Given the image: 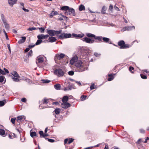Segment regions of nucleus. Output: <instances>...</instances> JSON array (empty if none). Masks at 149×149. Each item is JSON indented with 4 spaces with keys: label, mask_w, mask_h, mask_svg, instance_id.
<instances>
[{
    "label": "nucleus",
    "mask_w": 149,
    "mask_h": 149,
    "mask_svg": "<svg viewBox=\"0 0 149 149\" xmlns=\"http://www.w3.org/2000/svg\"><path fill=\"white\" fill-rule=\"evenodd\" d=\"M48 40H49V42H55L56 40V39L55 37L51 36L49 37Z\"/></svg>",
    "instance_id": "obj_15"
},
{
    "label": "nucleus",
    "mask_w": 149,
    "mask_h": 149,
    "mask_svg": "<svg viewBox=\"0 0 149 149\" xmlns=\"http://www.w3.org/2000/svg\"><path fill=\"white\" fill-rule=\"evenodd\" d=\"M83 63L80 60L78 61L75 63V65L77 67L75 71L78 72H82L84 71L87 69L84 67L82 65Z\"/></svg>",
    "instance_id": "obj_1"
},
{
    "label": "nucleus",
    "mask_w": 149,
    "mask_h": 149,
    "mask_svg": "<svg viewBox=\"0 0 149 149\" xmlns=\"http://www.w3.org/2000/svg\"><path fill=\"white\" fill-rule=\"evenodd\" d=\"M30 135L33 138L34 136H37L36 133L35 132H30Z\"/></svg>",
    "instance_id": "obj_34"
},
{
    "label": "nucleus",
    "mask_w": 149,
    "mask_h": 149,
    "mask_svg": "<svg viewBox=\"0 0 149 149\" xmlns=\"http://www.w3.org/2000/svg\"><path fill=\"white\" fill-rule=\"evenodd\" d=\"M54 112L56 114H58L60 112V109L59 108L56 109L53 111V113Z\"/></svg>",
    "instance_id": "obj_36"
},
{
    "label": "nucleus",
    "mask_w": 149,
    "mask_h": 149,
    "mask_svg": "<svg viewBox=\"0 0 149 149\" xmlns=\"http://www.w3.org/2000/svg\"><path fill=\"white\" fill-rule=\"evenodd\" d=\"M3 32L6 36V40H9V38H8V36L7 35V33H6V31H5V30H4V29H3Z\"/></svg>",
    "instance_id": "obj_45"
},
{
    "label": "nucleus",
    "mask_w": 149,
    "mask_h": 149,
    "mask_svg": "<svg viewBox=\"0 0 149 149\" xmlns=\"http://www.w3.org/2000/svg\"><path fill=\"white\" fill-rule=\"evenodd\" d=\"M45 57L43 56H39L36 59V63L37 65L40 68L44 66L43 63L44 61Z\"/></svg>",
    "instance_id": "obj_2"
},
{
    "label": "nucleus",
    "mask_w": 149,
    "mask_h": 149,
    "mask_svg": "<svg viewBox=\"0 0 149 149\" xmlns=\"http://www.w3.org/2000/svg\"><path fill=\"white\" fill-rule=\"evenodd\" d=\"M124 46V48L123 49H125L126 48H129V47H130L131 46V45H130L129 44H125V43Z\"/></svg>",
    "instance_id": "obj_42"
},
{
    "label": "nucleus",
    "mask_w": 149,
    "mask_h": 149,
    "mask_svg": "<svg viewBox=\"0 0 149 149\" xmlns=\"http://www.w3.org/2000/svg\"><path fill=\"white\" fill-rule=\"evenodd\" d=\"M1 19H2L3 23L4 22L6 21V19L4 17V15L3 14H1Z\"/></svg>",
    "instance_id": "obj_39"
},
{
    "label": "nucleus",
    "mask_w": 149,
    "mask_h": 149,
    "mask_svg": "<svg viewBox=\"0 0 149 149\" xmlns=\"http://www.w3.org/2000/svg\"><path fill=\"white\" fill-rule=\"evenodd\" d=\"M74 72L73 71L71 70L68 72V74L69 75L72 76L74 74Z\"/></svg>",
    "instance_id": "obj_46"
},
{
    "label": "nucleus",
    "mask_w": 149,
    "mask_h": 149,
    "mask_svg": "<svg viewBox=\"0 0 149 149\" xmlns=\"http://www.w3.org/2000/svg\"><path fill=\"white\" fill-rule=\"evenodd\" d=\"M39 134H40V138H43L44 134L42 131H40L39 132Z\"/></svg>",
    "instance_id": "obj_38"
},
{
    "label": "nucleus",
    "mask_w": 149,
    "mask_h": 149,
    "mask_svg": "<svg viewBox=\"0 0 149 149\" xmlns=\"http://www.w3.org/2000/svg\"><path fill=\"white\" fill-rule=\"evenodd\" d=\"M25 119V118L24 116H19L17 118V121L24 120Z\"/></svg>",
    "instance_id": "obj_17"
},
{
    "label": "nucleus",
    "mask_w": 149,
    "mask_h": 149,
    "mask_svg": "<svg viewBox=\"0 0 149 149\" xmlns=\"http://www.w3.org/2000/svg\"><path fill=\"white\" fill-rule=\"evenodd\" d=\"M54 74L57 75L59 77L63 76L65 74V72L63 70L61 69L58 68L55 70L54 71Z\"/></svg>",
    "instance_id": "obj_5"
},
{
    "label": "nucleus",
    "mask_w": 149,
    "mask_h": 149,
    "mask_svg": "<svg viewBox=\"0 0 149 149\" xmlns=\"http://www.w3.org/2000/svg\"><path fill=\"white\" fill-rule=\"evenodd\" d=\"M125 42L123 40H121L119 41L118 43V46H120V49H123L124 46L125 45Z\"/></svg>",
    "instance_id": "obj_14"
},
{
    "label": "nucleus",
    "mask_w": 149,
    "mask_h": 149,
    "mask_svg": "<svg viewBox=\"0 0 149 149\" xmlns=\"http://www.w3.org/2000/svg\"><path fill=\"white\" fill-rule=\"evenodd\" d=\"M42 42V40L39 39L36 42V43L35 45H38L41 43Z\"/></svg>",
    "instance_id": "obj_37"
},
{
    "label": "nucleus",
    "mask_w": 149,
    "mask_h": 149,
    "mask_svg": "<svg viewBox=\"0 0 149 149\" xmlns=\"http://www.w3.org/2000/svg\"><path fill=\"white\" fill-rule=\"evenodd\" d=\"M11 74L15 77L17 78L19 77V76L17 74V72L16 71H13L11 72Z\"/></svg>",
    "instance_id": "obj_18"
},
{
    "label": "nucleus",
    "mask_w": 149,
    "mask_h": 149,
    "mask_svg": "<svg viewBox=\"0 0 149 149\" xmlns=\"http://www.w3.org/2000/svg\"><path fill=\"white\" fill-rule=\"evenodd\" d=\"M135 27L134 26H127L123 27L121 30V31H130L132 29H134Z\"/></svg>",
    "instance_id": "obj_9"
},
{
    "label": "nucleus",
    "mask_w": 149,
    "mask_h": 149,
    "mask_svg": "<svg viewBox=\"0 0 149 149\" xmlns=\"http://www.w3.org/2000/svg\"><path fill=\"white\" fill-rule=\"evenodd\" d=\"M65 55L64 54L61 53L56 54L54 58L55 62H56L57 60H60L63 58Z\"/></svg>",
    "instance_id": "obj_6"
},
{
    "label": "nucleus",
    "mask_w": 149,
    "mask_h": 149,
    "mask_svg": "<svg viewBox=\"0 0 149 149\" xmlns=\"http://www.w3.org/2000/svg\"><path fill=\"white\" fill-rule=\"evenodd\" d=\"M22 10H24L25 12H29V10L28 9H25V8H24V7H23L22 8Z\"/></svg>",
    "instance_id": "obj_64"
},
{
    "label": "nucleus",
    "mask_w": 149,
    "mask_h": 149,
    "mask_svg": "<svg viewBox=\"0 0 149 149\" xmlns=\"http://www.w3.org/2000/svg\"><path fill=\"white\" fill-rule=\"evenodd\" d=\"M68 97L67 96H65L63 97L62 99V101L63 103H66L68 100Z\"/></svg>",
    "instance_id": "obj_21"
},
{
    "label": "nucleus",
    "mask_w": 149,
    "mask_h": 149,
    "mask_svg": "<svg viewBox=\"0 0 149 149\" xmlns=\"http://www.w3.org/2000/svg\"><path fill=\"white\" fill-rule=\"evenodd\" d=\"M102 37L101 36H95V39L96 40H98L100 42H103Z\"/></svg>",
    "instance_id": "obj_20"
},
{
    "label": "nucleus",
    "mask_w": 149,
    "mask_h": 149,
    "mask_svg": "<svg viewBox=\"0 0 149 149\" xmlns=\"http://www.w3.org/2000/svg\"><path fill=\"white\" fill-rule=\"evenodd\" d=\"M116 74H108V76L109 77L108 78L107 80L109 81H110L113 80L114 78V76L113 75H115Z\"/></svg>",
    "instance_id": "obj_13"
},
{
    "label": "nucleus",
    "mask_w": 149,
    "mask_h": 149,
    "mask_svg": "<svg viewBox=\"0 0 149 149\" xmlns=\"http://www.w3.org/2000/svg\"><path fill=\"white\" fill-rule=\"evenodd\" d=\"M60 34L57 35V37L60 39H63L65 38H70L72 36L70 33H61Z\"/></svg>",
    "instance_id": "obj_4"
},
{
    "label": "nucleus",
    "mask_w": 149,
    "mask_h": 149,
    "mask_svg": "<svg viewBox=\"0 0 149 149\" xmlns=\"http://www.w3.org/2000/svg\"><path fill=\"white\" fill-rule=\"evenodd\" d=\"M75 82L77 84L79 85V86H81V83L77 81H75Z\"/></svg>",
    "instance_id": "obj_61"
},
{
    "label": "nucleus",
    "mask_w": 149,
    "mask_h": 149,
    "mask_svg": "<svg viewBox=\"0 0 149 149\" xmlns=\"http://www.w3.org/2000/svg\"><path fill=\"white\" fill-rule=\"evenodd\" d=\"M16 130H17V131L19 132V134L20 135L21 134V133L22 132V129L21 128H18L17 127L16 128Z\"/></svg>",
    "instance_id": "obj_43"
},
{
    "label": "nucleus",
    "mask_w": 149,
    "mask_h": 149,
    "mask_svg": "<svg viewBox=\"0 0 149 149\" xmlns=\"http://www.w3.org/2000/svg\"><path fill=\"white\" fill-rule=\"evenodd\" d=\"M87 97V96L86 95H81V101H84L85 100Z\"/></svg>",
    "instance_id": "obj_44"
},
{
    "label": "nucleus",
    "mask_w": 149,
    "mask_h": 149,
    "mask_svg": "<svg viewBox=\"0 0 149 149\" xmlns=\"http://www.w3.org/2000/svg\"><path fill=\"white\" fill-rule=\"evenodd\" d=\"M4 70V72H5V73H9V71L7 69H6V68H4V69H3Z\"/></svg>",
    "instance_id": "obj_63"
},
{
    "label": "nucleus",
    "mask_w": 149,
    "mask_h": 149,
    "mask_svg": "<svg viewBox=\"0 0 149 149\" xmlns=\"http://www.w3.org/2000/svg\"><path fill=\"white\" fill-rule=\"evenodd\" d=\"M48 99L45 98H44L42 101L43 104H47L48 102Z\"/></svg>",
    "instance_id": "obj_33"
},
{
    "label": "nucleus",
    "mask_w": 149,
    "mask_h": 149,
    "mask_svg": "<svg viewBox=\"0 0 149 149\" xmlns=\"http://www.w3.org/2000/svg\"><path fill=\"white\" fill-rule=\"evenodd\" d=\"M37 38L39 39H45V35L41 34V35H39L37 36Z\"/></svg>",
    "instance_id": "obj_26"
},
{
    "label": "nucleus",
    "mask_w": 149,
    "mask_h": 149,
    "mask_svg": "<svg viewBox=\"0 0 149 149\" xmlns=\"http://www.w3.org/2000/svg\"><path fill=\"white\" fill-rule=\"evenodd\" d=\"M113 6L111 5H110L109 8V10L112 11V9H113Z\"/></svg>",
    "instance_id": "obj_58"
},
{
    "label": "nucleus",
    "mask_w": 149,
    "mask_h": 149,
    "mask_svg": "<svg viewBox=\"0 0 149 149\" xmlns=\"http://www.w3.org/2000/svg\"><path fill=\"white\" fill-rule=\"evenodd\" d=\"M0 135L3 137H5L6 136L5 130L2 129H0Z\"/></svg>",
    "instance_id": "obj_16"
},
{
    "label": "nucleus",
    "mask_w": 149,
    "mask_h": 149,
    "mask_svg": "<svg viewBox=\"0 0 149 149\" xmlns=\"http://www.w3.org/2000/svg\"><path fill=\"white\" fill-rule=\"evenodd\" d=\"M0 74L3 75H5V72L4 71L0 68Z\"/></svg>",
    "instance_id": "obj_53"
},
{
    "label": "nucleus",
    "mask_w": 149,
    "mask_h": 149,
    "mask_svg": "<svg viewBox=\"0 0 149 149\" xmlns=\"http://www.w3.org/2000/svg\"><path fill=\"white\" fill-rule=\"evenodd\" d=\"M17 0H8V2L9 5L13 7V5L16 3Z\"/></svg>",
    "instance_id": "obj_12"
},
{
    "label": "nucleus",
    "mask_w": 149,
    "mask_h": 149,
    "mask_svg": "<svg viewBox=\"0 0 149 149\" xmlns=\"http://www.w3.org/2000/svg\"><path fill=\"white\" fill-rule=\"evenodd\" d=\"M32 54V50H30L27 54L26 56L28 57H29L31 56Z\"/></svg>",
    "instance_id": "obj_48"
},
{
    "label": "nucleus",
    "mask_w": 149,
    "mask_h": 149,
    "mask_svg": "<svg viewBox=\"0 0 149 149\" xmlns=\"http://www.w3.org/2000/svg\"><path fill=\"white\" fill-rule=\"evenodd\" d=\"M109 40L110 39L108 38L107 37H102L103 42L107 43L109 42Z\"/></svg>",
    "instance_id": "obj_31"
},
{
    "label": "nucleus",
    "mask_w": 149,
    "mask_h": 149,
    "mask_svg": "<svg viewBox=\"0 0 149 149\" xmlns=\"http://www.w3.org/2000/svg\"><path fill=\"white\" fill-rule=\"evenodd\" d=\"M5 78L4 76H0V82L2 83L3 82L4 84L6 82V80H5Z\"/></svg>",
    "instance_id": "obj_25"
},
{
    "label": "nucleus",
    "mask_w": 149,
    "mask_h": 149,
    "mask_svg": "<svg viewBox=\"0 0 149 149\" xmlns=\"http://www.w3.org/2000/svg\"><path fill=\"white\" fill-rule=\"evenodd\" d=\"M47 30V33L51 36H56L57 37V35H59L62 31L61 30L55 31L53 29L48 30V29Z\"/></svg>",
    "instance_id": "obj_3"
},
{
    "label": "nucleus",
    "mask_w": 149,
    "mask_h": 149,
    "mask_svg": "<svg viewBox=\"0 0 149 149\" xmlns=\"http://www.w3.org/2000/svg\"><path fill=\"white\" fill-rule=\"evenodd\" d=\"M82 40L83 41L89 44H92L95 41V40L93 39H91L89 38L85 37L83 38Z\"/></svg>",
    "instance_id": "obj_7"
},
{
    "label": "nucleus",
    "mask_w": 149,
    "mask_h": 149,
    "mask_svg": "<svg viewBox=\"0 0 149 149\" xmlns=\"http://www.w3.org/2000/svg\"><path fill=\"white\" fill-rule=\"evenodd\" d=\"M54 87L56 90H60L61 87V85L59 84H57L54 85Z\"/></svg>",
    "instance_id": "obj_24"
},
{
    "label": "nucleus",
    "mask_w": 149,
    "mask_h": 149,
    "mask_svg": "<svg viewBox=\"0 0 149 149\" xmlns=\"http://www.w3.org/2000/svg\"><path fill=\"white\" fill-rule=\"evenodd\" d=\"M74 139L72 138H70L69 140H68V143L69 144L72 142L74 141Z\"/></svg>",
    "instance_id": "obj_55"
},
{
    "label": "nucleus",
    "mask_w": 149,
    "mask_h": 149,
    "mask_svg": "<svg viewBox=\"0 0 149 149\" xmlns=\"http://www.w3.org/2000/svg\"><path fill=\"white\" fill-rule=\"evenodd\" d=\"M22 39L19 40L18 43L19 44H21L24 42L26 40V38L25 37H21Z\"/></svg>",
    "instance_id": "obj_19"
},
{
    "label": "nucleus",
    "mask_w": 149,
    "mask_h": 149,
    "mask_svg": "<svg viewBox=\"0 0 149 149\" xmlns=\"http://www.w3.org/2000/svg\"><path fill=\"white\" fill-rule=\"evenodd\" d=\"M41 81L42 83L45 84L48 83L50 81V80L48 79H42Z\"/></svg>",
    "instance_id": "obj_35"
},
{
    "label": "nucleus",
    "mask_w": 149,
    "mask_h": 149,
    "mask_svg": "<svg viewBox=\"0 0 149 149\" xmlns=\"http://www.w3.org/2000/svg\"><path fill=\"white\" fill-rule=\"evenodd\" d=\"M36 27H30L28 29V30L30 31H32L34 30H35L36 29Z\"/></svg>",
    "instance_id": "obj_52"
},
{
    "label": "nucleus",
    "mask_w": 149,
    "mask_h": 149,
    "mask_svg": "<svg viewBox=\"0 0 149 149\" xmlns=\"http://www.w3.org/2000/svg\"><path fill=\"white\" fill-rule=\"evenodd\" d=\"M52 12H53V15H58V13L56 11H52Z\"/></svg>",
    "instance_id": "obj_60"
},
{
    "label": "nucleus",
    "mask_w": 149,
    "mask_h": 149,
    "mask_svg": "<svg viewBox=\"0 0 149 149\" xmlns=\"http://www.w3.org/2000/svg\"><path fill=\"white\" fill-rule=\"evenodd\" d=\"M77 34H75V33H72V36L73 37H74V38H76L77 37Z\"/></svg>",
    "instance_id": "obj_62"
},
{
    "label": "nucleus",
    "mask_w": 149,
    "mask_h": 149,
    "mask_svg": "<svg viewBox=\"0 0 149 149\" xmlns=\"http://www.w3.org/2000/svg\"><path fill=\"white\" fill-rule=\"evenodd\" d=\"M70 104L68 102L62 103L61 104L62 107L64 109H67L70 106Z\"/></svg>",
    "instance_id": "obj_10"
},
{
    "label": "nucleus",
    "mask_w": 149,
    "mask_h": 149,
    "mask_svg": "<svg viewBox=\"0 0 149 149\" xmlns=\"http://www.w3.org/2000/svg\"><path fill=\"white\" fill-rule=\"evenodd\" d=\"M46 139H47L48 141L50 142L53 143L55 141L53 139H49L48 138H46Z\"/></svg>",
    "instance_id": "obj_57"
},
{
    "label": "nucleus",
    "mask_w": 149,
    "mask_h": 149,
    "mask_svg": "<svg viewBox=\"0 0 149 149\" xmlns=\"http://www.w3.org/2000/svg\"><path fill=\"white\" fill-rule=\"evenodd\" d=\"M84 34H77L76 38H82L84 36Z\"/></svg>",
    "instance_id": "obj_40"
},
{
    "label": "nucleus",
    "mask_w": 149,
    "mask_h": 149,
    "mask_svg": "<svg viewBox=\"0 0 149 149\" xmlns=\"http://www.w3.org/2000/svg\"><path fill=\"white\" fill-rule=\"evenodd\" d=\"M140 76L143 79H146L147 78V76L145 75H144L143 74H140Z\"/></svg>",
    "instance_id": "obj_41"
},
{
    "label": "nucleus",
    "mask_w": 149,
    "mask_h": 149,
    "mask_svg": "<svg viewBox=\"0 0 149 149\" xmlns=\"http://www.w3.org/2000/svg\"><path fill=\"white\" fill-rule=\"evenodd\" d=\"M15 120H16L15 118H11V122L13 124H14V125L15 124Z\"/></svg>",
    "instance_id": "obj_56"
},
{
    "label": "nucleus",
    "mask_w": 149,
    "mask_h": 149,
    "mask_svg": "<svg viewBox=\"0 0 149 149\" xmlns=\"http://www.w3.org/2000/svg\"><path fill=\"white\" fill-rule=\"evenodd\" d=\"M107 8L105 6H103L101 10V13L102 14H104L106 13L105 11L107 10Z\"/></svg>",
    "instance_id": "obj_28"
},
{
    "label": "nucleus",
    "mask_w": 149,
    "mask_h": 149,
    "mask_svg": "<svg viewBox=\"0 0 149 149\" xmlns=\"http://www.w3.org/2000/svg\"><path fill=\"white\" fill-rule=\"evenodd\" d=\"M12 79L13 81L15 82H18L19 81V79L17 78V77L15 78L13 77Z\"/></svg>",
    "instance_id": "obj_50"
},
{
    "label": "nucleus",
    "mask_w": 149,
    "mask_h": 149,
    "mask_svg": "<svg viewBox=\"0 0 149 149\" xmlns=\"http://www.w3.org/2000/svg\"><path fill=\"white\" fill-rule=\"evenodd\" d=\"M86 35L88 38H95V35L90 33H86Z\"/></svg>",
    "instance_id": "obj_22"
},
{
    "label": "nucleus",
    "mask_w": 149,
    "mask_h": 149,
    "mask_svg": "<svg viewBox=\"0 0 149 149\" xmlns=\"http://www.w3.org/2000/svg\"><path fill=\"white\" fill-rule=\"evenodd\" d=\"M94 55L96 57H98L100 56L101 54L95 52L94 53Z\"/></svg>",
    "instance_id": "obj_54"
},
{
    "label": "nucleus",
    "mask_w": 149,
    "mask_h": 149,
    "mask_svg": "<svg viewBox=\"0 0 149 149\" xmlns=\"http://www.w3.org/2000/svg\"><path fill=\"white\" fill-rule=\"evenodd\" d=\"M44 104H43L42 103L41 104H40V105L39 107L41 109H43V108H45L47 107V106H43V105Z\"/></svg>",
    "instance_id": "obj_47"
},
{
    "label": "nucleus",
    "mask_w": 149,
    "mask_h": 149,
    "mask_svg": "<svg viewBox=\"0 0 149 149\" xmlns=\"http://www.w3.org/2000/svg\"><path fill=\"white\" fill-rule=\"evenodd\" d=\"M69 7V6H63L61 8V10H65L66 11L67 10H68Z\"/></svg>",
    "instance_id": "obj_29"
},
{
    "label": "nucleus",
    "mask_w": 149,
    "mask_h": 149,
    "mask_svg": "<svg viewBox=\"0 0 149 149\" xmlns=\"http://www.w3.org/2000/svg\"><path fill=\"white\" fill-rule=\"evenodd\" d=\"M78 60V57L77 56H75L73 57L71 60H70V63L71 65H73L74 64V63H76L77 62Z\"/></svg>",
    "instance_id": "obj_11"
},
{
    "label": "nucleus",
    "mask_w": 149,
    "mask_h": 149,
    "mask_svg": "<svg viewBox=\"0 0 149 149\" xmlns=\"http://www.w3.org/2000/svg\"><path fill=\"white\" fill-rule=\"evenodd\" d=\"M3 23L4 24L5 28L7 30H8L9 29V25L7 23L6 21L4 22Z\"/></svg>",
    "instance_id": "obj_32"
},
{
    "label": "nucleus",
    "mask_w": 149,
    "mask_h": 149,
    "mask_svg": "<svg viewBox=\"0 0 149 149\" xmlns=\"http://www.w3.org/2000/svg\"><path fill=\"white\" fill-rule=\"evenodd\" d=\"M68 13L67 11H65V13L67 15H70L75 16V15L74 10L72 8H69L68 10Z\"/></svg>",
    "instance_id": "obj_8"
},
{
    "label": "nucleus",
    "mask_w": 149,
    "mask_h": 149,
    "mask_svg": "<svg viewBox=\"0 0 149 149\" xmlns=\"http://www.w3.org/2000/svg\"><path fill=\"white\" fill-rule=\"evenodd\" d=\"M68 88L69 90H71L72 89H75L74 88V85H73L72 84H71L70 83L69 84L68 86Z\"/></svg>",
    "instance_id": "obj_23"
},
{
    "label": "nucleus",
    "mask_w": 149,
    "mask_h": 149,
    "mask_svg": "<svg viewBox=\"0 0 149 149\" xmlns=\"http://www.w3.org/2000/svg\"><path fill=\"white\" fill-rule=\"evenodd\" d=\"M134 70V68L132 66H130L129 67V70L130 72H131L132 73H133V72H132V70Z\"/></svg>",
    "instance_id": "obj_59"
},
{
    "label": "nucleus",
    "mask_w": 149,
    "mask_h": 149,
    "mask_svg": "<svg viewBox=\"0 0 149 149\" xmlns=\"http://www.w3.org/2000/svg\"><path fill=\"white\" fill-rule=\"evenodd\" d=\"M90 88L91 90H92L95 88L94 87V84H92L90 86Z\"/></svg>",
    "instance_id": "obj_51"
},
{
    "label": "nucleus",
    "mask_w": 149,
    "mask_h": 149,
    "mask_svg": "<svg viewBox=\"0 0 149 149\" xmlns=\"http://www.w3.org/2000/svg\"><path fill=\"white\" fill-rule=\"evenodd\" d=\"M79 10L80 11H82L85 10V7L82 4L80 5L79 7Z\"/></svg>",
    "instance_id": "obj_27"
},
{
    "label": "nucleus",
    "mask_w": 149,
    "mask_h": 149,
    "mask_svg": "<svg viewBox=\"0 0 149 149\" xmlns=\"http://www.w3.org/2000/svg\"><path fill=\"white\" fill-rule=\"evenodd\" d=\"M39 29L40 30V32L41 33H43L45 30V29L44 27L39 28Z\"/></svg>",
    "instance_id": "obj_49"
},
{
    "label": "nucleus",
    "mask_w": 149,
    "mask_h": 149,
    "mask_svg": "<svg viewBox=\"0 0 149 149\" xmlns=\"http://www.w3.org/2000/svg\"><path fill=\"white\" fill-rule=\"evenodd\" d=\"M6 103V100L2 101H0V106L2 107Z\"/></svg>",
    "instance_id": "obj_30"
}]
</instances>
